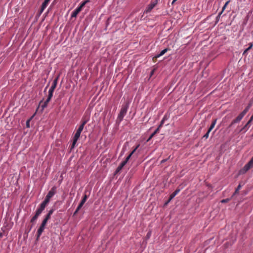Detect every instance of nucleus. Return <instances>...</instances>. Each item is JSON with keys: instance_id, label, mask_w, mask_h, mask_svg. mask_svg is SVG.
I'll use <instances>...</instances> for the list:
<instances>
[{"instance_id": "4c0bfd02", "label": "nucleus", "mask_w": 253, "mask_h": 253, "mask_svg": "<svg viewBox=\"0 0 253 253\" xmlns=\"http://www.w3.org/2000/svg\"><path fill=\"white\" fill-rule=\"evenodd\" d=\"M79 211V205H78V206L77 207V208H76V210L75 211V212L74 214L77 213Z\"/></svg>"}, {"instance_id": "4468645a", "label": "nucleus", "mask_w": 253, "mask_h": 253, "mask_svg": "<svg viewBox=\"0 0 253 253\" xmlns=\"http://www.w3.org/2000/svg\"><path fill=\"white\" fill-rule=\"evenodd\" d=\"M50 0H44L43 2L42 3L41 9V12H42L44 9L46 7L47 5H48V3L49 2Z\"/></svg>"}, {"instance_id": "412c9836", "label": "nucleus", "mask_w": 253, "mask_h": 253, "mask_svg": "<svg viewBox=\"0 0 253 253\" xmlns=\"http://www.w3.org/2000/svg\"><path fill=\"white\" fill-rule=\"evenodd\" d=\"M139 147V145H138L129 154V155L126 158V161L128 162V161L129 160L132 154L135 152V151L136 150V149Z\"/></svg>"}, {"instance_id": "1a4fd4ad", "label": "nucleus", "mask_w": 253, "mask_h": 253, "mask_svg": "<svg viewBox=\"0 0 253 253\" xmlns=\"http://www.w3.org/2000/svg\"><path fill=\"white\" fill-rule=\"evenodd\" d=\"M79 128H78L76 130V134L74 137V139H73V141L72 146L71 147V149H70L71 151L75 147V145L78 139H79Z\"/></svg>"}, {"instance_id": "f3484780", "label": "nucleus", "mask_w": 253, "mask_h": 253, "mask_svg": "<svg viewBox=\"0 0 253 253\" xmlns=\"http://www.w3.org/2000/svg\"><path fill=\"white\" fill-rule=\"evenodd\" d=\"M249 46L245 50V51L243 52V55H246L247 54L248 51L250 50L253 46V43L252 42H250L249 44Z\"/></svg>"}, {"instance_id": "4be33fe9", "label": "nucleus", "mask_w": 253, "mask_h": 253, "mask_svg": "<svg viewBox=\"0 0 253 253\" xmlns=\"http://www.w3.org/2000/svg\"><path fill=\"white\" fill-rule=\"evenodd\" d=\"M167 119V117L166 116H165L163 119L161 120V123H160V124L159 125V126H158V128H159V130H160V128L163 126L164 124V122H165V121Z\"/></svg>"}, {"instance_id": "7ed1b4c3", "label": "nucleus", "mask_w": 253, "mask_h": 253, "mask_svg": "<svg viewBox=\"0 0 253 253\" xmlns=\"http://www.w3.org/2000/svg\"><path fill=\"white\" fill-rule=\"evenodd\" d=\"M252 168H253V157L252 158L251 160L240 170L239 173L240 174L245 173Z\"/></svg>"}, {"instance_id": "393cba45", "label": "nucleus", "mask_w": 253, "mask_h": 253, "mask_svg": "<svg viewBox=\"0 0 253 253\" xmlns=\"http://www.w3.org/2000/svg\"><path fill=\"white\" fill-rule=\"evenodd\" d=\"M242 187V185L240 184H239V185L238 186V187H237V188L235 190V191L234 192V193L233 194V196H234L235 194H236L237 193H238L239 190Z\"/></svg>"}, {"instance_id": "f8f14e48", "label": "nucleus", "mask_w": 253, "mask_h": 253, "mask_svg": "<svg viewBox=\"0 0 253 253\" xmlns=\"http://www.w3.org/2000/svg\"><path fill=\"white\" fill-rule=\"evenodd\" d=\"M45 228V226H42V225H41L40 227L38 229L37 233V240H38L40 238L41 235H42V233L43 232L44 229Z\"/></svg>"}, {"instance_id": "79ce46f5", "label": "nucleus", "mask_w": 253, "mask_h": 253, "mask_svg": "<svg viewBox=\"0 0 253 253\" xmlns=\"http://www.w3.org/2000/svg\"><path fill=\"white\" fill-rule=\"evenodd\" d=\"M42 102V101H41L40 102V105H40L41 104Z\"/></svg>"}, {"instance_id": "20e7f679", "label": "nucleus", "mask_w": 253, "mask_h": 253, "mask_svg": "<svg viewBox=\"0 0 253 253\" xmlns=\"http://www.w3.org/2000/svg\"><path fill=\"white\" fill-rule=\"evenodd\" d=\"M53 92H50V91H48V95L47 98L46 99L45 101L43 103V104L41 105V108H42L41 111L42 112L44 110V109L45 107H47L48 102L50 101V100L53 96Z\"/></svg>"}, {"instance_id": "aec40b11", "label": "nucleus", "mask_w": 253, "mask_h": 253, "mask_svg": "<svg viewBox=\"0 0 253 253\" xmlns=\"http://www.w3.org/2000/svg\"><path fill=\"white\" fill-rule=\"evenodd\" d=\"M53 211H54V209L50 210L48 211V213L46 214V215L45 216L44 218L47 219V220L49 219L50 218L51 215L53 213Z\"/></svg>"}, {"instance_id": "e433bc0d", "label": "nucleus", "mask_w": 253, "mask_h": 253, "mask_svg": "<svg viewBox=\"0 0 253 253\" xmlns=\"http://www.w3.org/2000/svg\"><path fill=\"white\" fill-rule=\"evenodd\" d=\"M127 161L125 160L123 162H122L120 165H121V166H123V167L126 165V164L127 163Z\"/></svg>"}, {"instance_id": "ea45409f", "label": "nucleus", "mask_w": 253, "mask_h": 253, "mask_svg": "<svg viewBox=\"0 0 253 253\" xmlns=\"http://www.w3.org/2000/svg\"><path fill=\"white\" fill-rule=\"evenodd\" d=\"M177 0H173L172 2H171V4H173L176 2V1H177Z\"/></svg>"}, {"instance_id": "2eb2a0df", "label": "nucleus", "mask_w": 253, "mask_h": 253, "mask_svg": "<svg viewBox=\"0 0 253 253\" xmlns=\"http://www.w3.org/2000/svg\"><path fill=\"white\" fill-rule=\"evenodd\" d=\"M79 13V6H78L72 14V18L76 17Z\"/></svg>"}, {"instance_id": "b1692460", "label": "nucleus", "mask_w": 253, "mask_h": 253, "mask_svg": "<svg viewBox=\"0 0 253 253\" xmlns=\"http://www.w3.org/2000/svg\"><path fill=\"white\" fill-rule=\"evenodd\" d=\"M86 199H87V196L86 195H85L84 197L82 199V201L80 202V209L83 206L85 202Z\"/></svg>"}, {"instance_id": "9d476101", "label": "nucleus", "mask_w": 253, "mask_h": 253, "mask_svg": "<svg viewBox=\"0 0 253 253\" xmlns=\"http://www.w3.org/2000/svg\"><path fill=\"white\" fill-rule=\"evenodd\" d=\"M58 79H59V76H58L54 79V80H53V81L52 83V85L49 90V91L53 92H54V89L56 87Z\"/></svg>"}, {"instance_id": "0eeeda50", "label": "nucleus", "mask_w": 253, "mask_h": 253, "mask_svg": "<svg viewBox=\"0 0 253 253\" xmlns=\"http://www.w3.org/2000/svg\"><path fill=\"white\" fill-rule=\"evenodd\" d=\"M245 115L241 112L234 120H233L229 125V127L232 126L234 124L238 123L241 121Z\"/></svg>"}, {"instance_id": "9b49d317", "label": "nucleus", "mask_w": 253, "mask_h": 253, "mask_svg": "<svg viewBox=\"0 0 253 253\" xmlns=\"http://www.w3.org/2000/svg\"><path fill=\"white\" fill-rule=\"evenodd\" d=\"M56 188L55 187H52L51 190L48 192V194L46 196V198L48 199L50 198L55 194Z\"/></svg>"}, {"instance_id": "39448f33", "label": "nucleus", "mask_w": 253, "mask_h": 253, "mask_svg": "<svg viewBox=\"0 0 253 253\" xmlns=\"http://www.w3.org/2000/svg\"><path fill=\"white\" fill-rule=\"evenodd\" d=\"M253 121V114L251 118L244 127L239 131V132H245L250 128L251 122Z\"/></svg>"}, {"instance_id": "f257e3e1", "label": "nucleus", "mask_w": 253, "mask_h": 253, "mask_svg": "<svg viewBox=\"0 0 253 253\" xmlns=\"http://www.w3.org/2000/svg\"><path fill=\"white\" fill-rule=\"evenodd\" d=\"M49 199H47L45 197L44 200L41 204L40 207L36 210L35 215L31 218L30 221L32 224L30 227V230L32 229L33 225L35 224L36 220L42 213V211L44 210L46 206L49 203Z\"/></svg>"}, {"instance_id": "a878e982", "label": "nucleus", "mask_w": 253, "mask_h": 253, "mask_svg": "<svg viewBox=\"0 0 253 253\" xmlns=\"http://www.w3.org/2000/svg\"><path fill=\"white\" fill-rule=\"evenodd\" d=\"M89 2V1L88 0L84 1L83 2H82L80 6V11L81 10V9L82 7H83L87 3Z\"/></svg>"}, {"instance_id": "f704fd0d", "label": "nucleus", "mask_w": 253, "mask_h": 253, "mask_svg": "<svg viewBox=\"0 0 253 253\" xmlns=\"http://www.w3.org/2000/svg\"><path fill=\"white\" fill-rule=\"evenodd\" d=\"M159 57H157V55L154 56L152 58V60L154 62H156L157 60V59L158 58H159Z\"/></svg>"}, {"instance_id": "58836bf2", "label": "nucleus", "mask_w": 253, "mask_h": 253, "mask_svg": "<svg viewBox=\"0 0 253 253\" xmlns=\"http://www.w3.org/2000/svg\"><path fill=\"white\" fill-rule=\"evenodd\" d=\"M167 161V159H164L162 161H161V163H164L166 162Z\"/></svg>"}, {"instance_id": "473e14b6", "label": "nucleus", "mask_w": 253, "mask_h": 253, "mask_svg": "<svg viewBox=\"0 0 253 253\" xmlns=\"http://www.w3.org/2000/svg\"><path fill=\"white\" fill-rule=\"evenodd\" d=\"M230 200V199L229 198H227V199H223L221 201V202L222 203H227Z\"/></svg>"}, {"instance_id": "6ab92c4d", "label": "nucleus", "mask_w": 253, "mask_h": 253, "mask_svg": "<svg viewBox=\"0 0 253 253\" xmlns=\"http://www.w3.org/2000/svg\"><path fill=\"white\" fill-rule=\"evenodd\" d=\"M216 121L217 120L216 119H214L212 121V123L210 126V127H209V132H211V130L214 128V127L215 126V125L216 123Z\"/></svg>"}, {"instance_id": "a19ab883", "label": "nucleus", "mask_w": 253, "mask_h": 253, "mask_svg": "<svg viewBox=\"0 0 253 253\" xmlns=\"http://www.w3.org/2000/svg\"><path fill=\"white\" fill-rule=\"evenodd\" d=\"M48 87V85L46 86L45 88V90H44V91H45V90L46 89V88H47Z\"/></svg>"}, {"instance_id": "7c9ffc66", "label": "nucleus", "mask_w": 253, "mask_h": 253, "mask_svg": "<svg viewBox=\"0 0 253 253\" xmlns=\"http://www.w3.org/2000/svg\"><path fill=\"white\" fill-rule=\"evenodd\" d=\"M230 1L228 0L225 3V4L224 5V6H223L222 8V10L221 11H222V12H223V11L225 10L226 7L227 6V5L228 4V3H229Z\"/></svg>"}, {"instance_id": "423d86ee", "label": "nucleus", "mask_w": 253, "mask_h": 253, "mask_svg": "<svg viewBox=\"0 0 253 253\" xmlns=\"http://www.w3.org/2000/svg\"><path fill=\"white\" fill-rule=\"evenodd\" d=\"M157 3V0H152L151 3L148 5L146 9H145V12L146 13L150 12L152 10V9L156 6Z\"/></svg>"}, {"instance_id": "ddd939ff", "label": "nucleus", "mask_w": 253, "mask_h": 253, "mask_svg": "<svg viewBox=\"0 0 253 253\" xmlns=\"http://www.w3.org/2000/svg\"><path fill=\"white\" fill-rule=\"evenodd\" d=\"M179 189H177L174 192H173L169 196L168 201L166 203V205L168 204L179 192Z\"/></svg>"}, {"instance_id": "c9c22d12", "label": "nucleus", "mask_w": 253, "mask_h": 253, "mask_svg": "<svg viewBox=\"0 0 253 253\" xmlns=\"http://www.w3.org/2000/svg\"><path fill=\"white\" fill-rule=\"evenodd\" d=\"M151 235V231H149L147 233V235L146 236V237L147 238V239H149V238H150Z\"/></svg>"}, {"instance_id": "c756f323", "label": "nucleus", "mask_w": 253, "mask_h": 253, "mask_svg": "<svg viewBox=\"0 0 253 253\" xmlns=\"http://www.w3.org/2000/svg\"><path fill=\"white\" fill-rule=\"evenodd\" d=\"M86 122V121H84L83 122V123L81 125H80V133L81 132V131L83 129L84 126Z\"/></svg>"}, {"instance_id": "bb28decb", "label": "nucleus", "mask_w": 253, "mask_h": 253, "mask_svg": "<svg viewBox=\"0 0 253 253\" xmlns=\"http://www.w3.org/2000/svg\"><path fill=\"white\" fill-rule=\"evenodd\" d=\"M35 114H34L33 116H32V117L29 119V120H28L26 122V126L27 127H30V121L31 120V119L34 117V116H35Z\"/></svg>"}, {"instance_id": "5701e85b", "label": "nucleus", "mask_w": 253, "mask_h": 253, "mask_svg": "<svg viewBox=\"0 0 253 253\" xmlns=\"http://www.w3.org/2000/svg\"><path fill=\"white\" fill-rule=\"evenodd\" d=\"M169 50V49L168 48L164 49V50H162L159 54H157V57H160L163 55Z\"/></svg>"}, {"instance_id": "6e6552de", "label": "nucleus", "mask_w": 253, "mask_h": 253, "mask_svg": "<svg viewBox=\"0 0 253 253\" xmlns=\"http://www.w3.org/2000/svg\"><path fill=\"white\" fill-rule=\"evenodd\" d=\"M245 115L241 112L234 120H233L229 125V127L232 126L234 124L238 123L241 121Z\"/></svg>"}, {"instance_id": "a211bd4d", "label": "nucleus", "mask_w": 253, "mask_h": 253, "mask_svg": "<svg viewBox=\"0 0 253 253\" xmlns=\"http://www.w3.org/2000/svg\"><path fill=\"white\" fill-rule=\"evenodd\" d=\"M252 103H250L248 104V105L246 107V108L242 112V113L245 115L246 113L249 111L250 107L252 106Z\"/></svg>"}, {"instance_id": "2f4dec72", "label": "nucleus", "mask_w": 253, "mask_h": 253, "mask_svg": "<svg viewBox=\"0 0 253 253\" xmlns=\"http://www.w3.org/2000/svg\"><path fill=\"white\" fill-rule=\"evenodd\" d=\"M48 220L44 218V219L43 220L41 225H42V226H45L46 223H47V222Z\"/></svg>"}, {"instance_id": "dca6fc26", "label": "nucleus", "mask_w": 253, "mask_h": 253, "mask_svg": "<svg viewBox=\"0 0 253 253\" xmlns=\"http://www.w3.org/2000/svg\"><path fill=\"white\" fill-rule=\"evenodd\" d=\"M159 128H157L155 131L152 133L151 135L149 136V137L147 140V142H149L154 136L156 134L158 133L159 132Z\"/></svg>"}, {"instance_id": "72a5a7b5", "label": "nucleus", "mask_w": 253, "mask_h": 253, "mask_svg": "<svg viewBox=\"0 0 253 253\" xmlns=\"http://www.w3.org/2000/svg\"><path fill=\"white\" fill-rule=\"evenodd\" d=\"M210 132H209L208 130L207 132L203 136V137L205 138L206 139H207L209 137Z\"/></svg>"}, {"instance_id": "cd10ccee", "label": "nucleus", "mask_w": 253, "mask_h": 253, "mask_svg": "<svg viewBox=\"0 0 253 253\" xmlns=\"http://www.w3.org/2000/svg\"><path fill=\"white\" fill-rule=\"evenodd\" d=\"M222 13V11H221L219 13L218 15L216 16V23H217L218 22V21H219V20L220 19V16H221Z\"/></svg>"}, {"instance_id": "c85d7f7f", "label": "nucleus", "mask_w": 253, "mask_h": 253, "mask_svg": "<svg viewBox=\"0 0 253 253\" xmlns=\"http://www.w3.org/2000/svg\"><path fill=\"white\" fill-rule=\"evenodd\" d=\"M123 167L121 166V165H120L117 168L115 172L118 173L122 169Z\"/></svg>"}, {"instance_id": "f03ea898", "label": "nucleus", "mask_w": 253, "mask_h": 253, "mask_svg": "<svg viewBox=\"0 0 253 253\" xmlns=\"http://www.w3.org/2000/svg\"><path fill=\"white\" fill-rule=\"evenodd\" d=\"M129 102H127L122 105L120 113L119 114L116 120V122L117 123L120 124L123 120L124 117L127 113V109L129 107Z\"/></svg>"}]
</instances>
